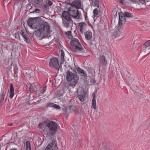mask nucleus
<instances>
[{"label": "nucleus", "mask_w": 150, "mask_h": 150, "mask_svg": "<svg viewBox=\"0 0 150 150\" xmlns=\"http://www.w3.org/2000/svg\"><path fill=\"white\" fill-rule=\"evenodd\" d=\"M50 27V25L47 22H43L36 25V28L37 29L33 34L38 37L42 38H47L52 32Z\"/></svg>", "instance_id": "1"}, {"label": "nucleus", "mask_w": 150, "mask_h": 150, "mask_svg": "<svg viewBox=\"0 0 150 150\" xmlns=\"http://www.w3.org/2000/svg\"><path fill=\"white\" fill-rule=\"evenodd\" d=\"M66 74L67 80L70 83V85L73 86L76 85L79 79L78 77L74 75L72 72L69 71H67Z\"/></svg>", "instance_id": "2"}, {"label": "nucleus", "mask_w": 150, "mask_h": 150, "mask_svg": "<svg viewBox=\"0 0 150 150\" xmlns=\"http://www.w3.org/2000/svg\"><path fill=\"white\" fill-rule=\"evenodd\" d=\"M62 23L64 27L67 28L70 27L72 24L73 21L71 17L68 15L67 11H64L62 14Z\"/></svg>", "instance_id": "3"}, {"label": "nucleus", "mask_w": 150, "mask_h": 150, "mask_svg": "<svg viewBox=\"0 0 150 150\" xmlns=\"http://www.w3.org/2000/svg\"><path fill=\"white\" fill-rule=\"evenodd\" d=\"M47 127L48 129L49 134L50 136H53L56 133L58 125L56 122L48 121L47 122Z\"/></svg>", "instance_id": "4"}, {"label": "nucleus", "mask_w": 150, "mask_h": 150, "mask_svg": "<svg viewBox=\"0 0 150 150\" xmlns=\"http://www.w3.org/2000/svg\"><path fill=\"white\" fill-rule=\"evenodd\" d=\"M70 44V47L72 51L77 52L78 51H80L82 50L81 45L78 39L73 38L71 41Z\"/></svg>", "instance_id": "5"}, {"label": "nucleus", "mask_w": 150, "mask_h": 150, "mask_svg": "<svg viewBox=\"0 0 150 150\" xmlns=\"http://www.w3.org/2000/svg\"><path fill=\"white\" fill-rule=\"evenodd\" d=\"M67 12L71 18L72 17L74 18L77 19L81 18V13L79 11L78 9L75 7H71Z\"/></svg>", "instance_id": "6"}, {"label": "nucleus", "mask_w": 150, "mask_h": 150, "mask_svg": "<svg viewBox=\"0 0 150 150\" xmlns=\"http://www.w3.org/2000/svg\"><path fill=\"white\" fill-rule=\"evenodd\" d=\"M125 17L132 18L133 15L130 13L124 12L123 13V15L119 14V24L120 28H122L126 22Z\"/></svg>", "instance_id": "7"}, {"label": "nucleus", "mask_w": 150, "mask_h": 150, "mask_svg": "<svg viewBox=\"0 0 150 150\" xmlns=\"http://www.w3.org/2000/svg\"><path fill=\"white\" fill-rule=\"evenodd\" d=\"M20 34L23 38L25 41L28 43H30V40L27 35L24 31L23 30H21L20 32H17L15 33V38L18 39L20 40Z\"/></svg>", "instance_id": "8"}, {"label": "nucleus", "mask_w": 150, "mask_h": 150, "mask_svg": "<svg viewBox=\"0 0 150 150\" xmlns=\"http://www.w3.org/2000/svg\"><path fill=\"white\" fill-rule=\"evenodd\" d=\"M49 65L51 67H54L59 69V62L56 58H53L50 59Z\"/></svg>", "instance_id": "9"}, {"label": "nucleus", "mask_w": 150, "mask_h": 150, "mask_svg": "<svg viewBox=\"0 0 150 150\" xmlns=\"http://www.w3.org/2000/svg\"><path fill=\"white\" fill-rule=\"evenodd\" d=\"M57 142L55 139L52 140V143L49 144L44 150H57Z\"/></svg>", "instance_id": "10"}, {"label": "nucleus", "mask_w": 150, "mask_h": 150, "mask_svg": "<svg viewBox=\"0 0 150 150\" xmlns=\"http://www.w3.org/2000/svg\"><path fill=\"white\" fill-rule=\"evenodd\" d=\"M37 18H31L28 19L27 23L28 25L33 29H36V27L34 26V25L37 22Z\"/></svg>", "instance_id": "11"}, {"label": "nucleus", "mask_w": 150, "mask_h": 150, "mask_svg": "<svg viewBox=\"0 0 150 150\" xmlns=\"http://www.w3.org/2000/svg\"><path fill=\"white\" fill-rule=\"evenodd\" d=\"M35 83H33L31 84L30 83L27 84L26 85L27 89L30 93H33L36 89V87Z\"/></svg>", "instance_id": "12"}, {"label": "nucleus", "mask_w": 150, "mask_h": 150, "mask_svg": "<svg viewBox=\"0 0 150 150\" xmlns=\"http://www.w3.org/2000/svg\"><path fill=\"white\" fill-rule=\"evenodd\" d=\"M150 50V40L146 42L144 44V49L143 52L148 53Z\"/></svg>", "instance_id": "13"}, {"label": "nucleus", "mask_w": 150, "mask_h": 150, "mask_svg": "<svg viewBox=\"0 0 150 150\" xmlns=\"http://www.w3.org/2000/svg\"><path fill=\"white\" fill-rule=\"evenodd\" d=\"M71 7H75L77 9L80 8L81 7V1L80 0L74 1L71 4Z\"/></svg>", "instance_id": "14"}, {"label": "nucleus", "mask_w": 150, "mask_h": 150, "mask_svg": "<svg viewBox=\"0 0 150 150\" xmlns=\"http://www.w3.org/2000/svg\"><path fill=\"white\" fill-rule=\"evenodd\" d=\"M49 107H52L53 109L55 108L58 110H60L61 109L59 105L51 103H48L46 104V108H48Z\"/></svg>", "instance_id": "15"}, {"label": "nucleus", "mask_w": 150, "mask_h": 150, "mask_svg": "<svg viewBox=\"0 0 150 150\" xmlns=\"http://www.w3.org/2000/svg\"><path fill=\"white\" fill-rule=\"evenodd\" d=\"M86 24L85 22H81L79 24V26L80 28V30L81 32L83 33L84 30L86 27Z\"/></svg>", "instance_id": "16"}, {"label": "nucleus", "mask_w": 150, "mask_h": 150, "mask_svg": "<svg viewBox=\"0 0 150 150\" xmlns=\"http://www.w3.org/2000/svg\"><path fill=\"white\" fill-rule=\"evenodd\" d=\"M100 62L103 65H106L107 64V61L105 59V57L103 55L100 56L99 57Z\"/></svg>", "instance_id": "17"}, {"label": "nucleus", "mask_w": 150, "mask_h": 150, "mask_svg": "<svg viewBox=\"0 0 150 150\" xmlns=\"http://www.w3.org/2000/svg\"><path fill=\"white\" fill-rule=\"evenodd\" d=\"M122 34V31L120 29L116 28L113 32V35L115 37H117L121 35Z\"/></svg>", "instance_id": "18"}, {"label": "nucleus", "mask_w": 150, "mask_h": 150, "mask_svg": "<svg viewBox=\"0 0 150 150\" xmlns=\"http://www.w3.org/2000/svg\"><path fill=\"white\" fill-rule=\"evenodd\" d=\"M103 148L104 150H113V147L109 146L108 144H103Z\"/></svg>", "instance_id": "19"}, {"label": "nucleus", "mask_w": 150, "mask_h": 150, "mask_svg": "<svg viewBox=\"0 0 150 150\" xmlns=\"http://www.w3.org/2000/svg\"><path fill=\"white\" fill-rule=\"evenodd\" d=\"M10 94L9 97L11 98H13L14 95V88L13 86V85L11 84L10 88Z\"/></svg>", "instance_id": "20"}, {"label": "nucleus", "mask_w": 150, "mask_h": 150, "mask_svg": "<svg viewBox=\"0 0 150 150\" xmlns=\"http://www.w3.org/2000/svg\"><path fill=\"white\" fill-rule=\"evenodd\" d=\"M85 38L87 40H90L92 36V33L90 32H87L85 34Z\"/></svg>", "instance_id": "21"}, {"label": "nucleus", "mask_w": 150, "mask_h": 150, "mask_svg": "<svg viewBox=\"0 0 150 150\" xmlns=\"http://www.w3.org/2000/svg\"><path fill=\"white\" fill-rule=\"evenodd\" d=\"M45 2L46 4L43 5V6L45 8H47L49 6H50L52 5V3L50 0H45Z\"/></svg>", "instance_id": "22"}, {"label": "nucleus", "mask_w": 150, "mask_h": 150, "mask_svg": "<svg viewBox=\"0 0 150 150\" xmlns=\"http://www.w3.org/2000/svg\"><path fill=\"white\" fill-rule=\"evenodd\" d=\"M5 93L4 91L2 88L1 89V93L0 96V103H1L4 100Z\"/></svg>", "instance_id": "23"}, {"label": "nucleus", "mask_w": 150, "mask_h": 150, "mask_svg": "<svg viewBox=\"0 0 150 150\" xmlns=\"http://www.w3.org/2000/svg\"><path fill=\"white\" fill-rule=\"evenodd\" d=\"M47 121L45 122L41 123L39 125V127L40 129H45L46 126H47Z\"/></svg>", "instance_id": "24"}, {"label": "nucleus", "mask_w": 150, "mask_h": 150, "mask_svg": "<svg viewBox=\"0 0 150 150\" xmlns=\"http://www.w3.org/2000/svg\"><path fill=\"white\" fill-rule=\"evenodd\" d=\"M69 110L70 112H71L76 111L77 110V108L76 106L72 105L69 107Z\"/></svg>", "instance_id": "25"}, {"label": "nucleus", "mask_w": 150, "mask_h": 150, "mask_svg": "<svg viewBox=\"0 0 150 150\" xmlns=\"http://www.w3.org/2000/svg\"><path fill=\"white\" fill-rule=\"evenodd\" d=\"M90 1L91 2L92 4L93 5L96 6L98 7L99 5V2L98 0H90Z\"/></svg>", "instance_id": "26"}, {"label": "nucleus", "mask_w": 150, "mask_h": 150, "mask_svg": "<svg viewBox=\"0 0 150 150\" xmlns=\"http://www.w3.org/2000/svg\"><path fill=\"white\" fill-rule=\"evenodd\" d=\"M130 1L134 3H141L143 4L145 3V0H130Z\"/></svg>", "instance_id": "27"}, {"label": "nucleus", "mask_w": 150, "mask_h": 150, "mask_svg": "<svg viewBox=\"0 0 150 150\" xmlns=\"http://www.w3.org/2000/svg\"><path fill=\"white\" fill-rule=\"evenodd\" d=\"M78 97L79 99L81 102H83L84 100V99L85 97V95L84 94L78 95Z\"/></svg>", "instance_id": "28"}, {"label": "nucleus", "mask_w": 150, "mask_h": 150, "mask_svg": "<svg viewBox=\"0 0 150 150\" xmlns=\"http://www.w3.org/2000/svg\"><path fill=\"white\" fill-rule=\"evenodd\" d=\"M64 52L62 50H61V58L62 60L60 61V64H62L63 63L64 61Z\"/></svg>", "instance_id": "29"}, {"label": "nucleus", "mask_w": 150, "mask_h": 150, "mask_svg": "<svg viewBox=\"0 0 150 150\" xmlns=\"http://www.w3.org/2000/svg\"><path fill=\"white\" fill-rule=\"evenodd\" d=\"M26 150H31V147L30 142L27 141L25 144Z\"/></svg>", "instance_id": "30"}, {"label": "nucleus", "mask_w": 150, "mask_h": 150, "mask_svg": "<svg viewBox=\"0 0 150 150\" xmlns=\"http://www.w3.org/2000/svg\"><path fill=\"white\" fill-rule=\"evenodd\" d=\"M92 105L93 108L95 110L96 109V100H92Z\"/></svg>", "instance_id": "31"}, {"label": "nucleus", "mask_w": 150, "mask_h": 150, "mask_svg": "<svg viewBox=\"0 0 150 150\" xmlns=\"http://www.w3.org/2000/svg\"><path fill=\"white\" fill-rule=\"evenodd\" d=\"M99 13L98 10L97 8H95L93 11V13L94 14V16L96 17H98V15Z\"/></svg>", "instance_id": "32"}, {"label": "nucleus", "mask_w": 150, "mask_h": 150, "mask_svg": "<svg viewBox=\"0 0 150 150\" xmlns=\"http://www.w3.org/2000/svg\"><path fill=\"white\" fill-rule=\"evenodd\" d=\"M77 70L78 72V73L81 75V74H82V73H83V72H84L85 71L83 70V69L80 68L79 67H78L77 68Z\"/></svg>", "instance_id": "33"}, {"label": "nucleus", "mask_w": 150, "mask_h": 150, "mask_svg": "<svg viewBox=\"0 0 150 150\" xmlns=\"http://www.w3.org/2000/svg\"><path fill=\"white\" fill-rule=\"evenodd\" d=\"M42 1L43 0H33V2L36 4H40Z\"/></svg>", "instance_id": "34"}, {"label": "nucleus", "mask_w": 150, "mask_h": 150, "mask_svg": "<svg viewBox=\"0 0 150 150\" xmlns=\"http://www.w3.org/2000/svg\"><path fill=\"white\" fill-rule=\"evenodd\" d=\"M46 90V86H45L44 87L42 88H41L40 89V92L41 93L43 94L45 92Z\"/></svg>", "instance_id": "35"}, {"label": "nucleus", "mask_w": 150, "mask_h": 150, "mask_svg": "<svg viewBox=\"0 0 150 150\" xmlns=\"http://www.w3.org/2000/svg\"><path fill=\"white\" fill-rule=\"evenodd\" d=\"M71 32L70 31H67L66 33V34L67 35H68L70 39H71L72 38V37L71 35Z\"/></svg>", "instance_id": "36"}, {"label": "nucleus", "mask_w": 150, "mask_h": 150, "mask_svg": "<svg viewBox=\"0 0 150 150\" xmlns=\"http://www.w3.org/2000/svg\"><path fill=\"white\" fill-rule=\"evenodd\" d=\"M81 9L83 10V12H84V16L85 20L86 21H88V17H87V13L86 12H85L82 8H81Z\"/></svg>", "instance_id": "37"}, {"label": "nucleus", "mask_w": 150, "mask_h": 150, "mask_svg": "<svg viewBox=\"0 0 150 150\" xmlns=\"http://www.w3.org/2000/svg\"><path fill=\"white\" fill-rule=\"evenodd\" d=\"M80 75L82 76L85 79H87V74H86V73L85 71L83 72L82 74H81Z\"/></svg>", "instance_id": "38"}, {"label": "nucleus", "mask_w": 150, "mask_h": 150, "mask_svg": "<svg viewBox=\"0 0 150 150\" xmlns=\"http://www.w3.org/2000/svg\"><path fill=\"white\" fill-rule=\"evenodd\" d=\"M90 83L91 85L94 84L96 83V81L94 78H91L90 79Z\"/></svg>", "instance_id": "39"}, {"label": "nucleus", "mask_w": 150, "mask_h": 150, "mask_svg": "<svg viewBox=\"0 0 150 150\" xmlns=\"http://www.w3.org/2000/svg\"><path fill=\"white\" fill-rule=\"evenodd\" d=\"M129 74V76H128V78L129 79V81L131 82H132L133 81V78L130 76V75L129 73H128Z\"/></svg>", "instance_id": "40"}, {"label": "nucleus", "mask_w": 150, "mask_h": 150, "mask_svg": "<svg viewBox=\"0 0 150 150\" xmlns=\"http://www.w3.org/2000/svg\"><path fill=\"white\" fill-rule=\"evenodd\" d=\"M37 11H38V12H40V10L39 9L36 8L35 9V11H33V12H31V13H33L37 12Z\"/></svg>", "instance_id": "41"}, {"label": "nucleus", "mask_w": 150, "mask_h": 150, "mask_svg": "<svg viewBox=\"0 0 150 150\" xmlns=\"http://www.w3.org/2000/svg\"><path fill=\"white\" fill-rule=\"evenodd\" d=\"M91 47H93V48H94L95 47L96 48V45L95 44H92L91 45Z\"/></svg>", "instance_id": "42"}, {"label": "nucleus", "mask_w": 150, "mask_h": 150, "mask_svg": "<svg viewBox=\"0 0 150 150\" xmlns=\"http://www.w3.org/2000/svg\"><path fill=\"white\" fill-rule=\"evenodd\" d=\"M93 99L92 100H96V95L95 94L93 93L92 95Z\"/></svg>", "instance_id": "43"}, {"label": "nucleus", "mask_w": 150, "mask_h": 150, "mask_svg": "<svg viewBox=\"0 0 150 150\" xmlns=\"http://www.w3.org/2000/svg\"><path fill=\"white\" fill-rule=\"evenodd\" d=\"M124 0H118V1L120 2L121 3H122L124 2Z\"/></svg>", "instance_id": "44"}, {"label": "nucleus", "mask_w": 150, "mask_h": 150, "mask_svg": "<svg viewBox=\"0 0 150 150\" xmlns=\"http://www.w3.org/2000/svg\"><path fill=\"white\" fill-rule=\"evenodd\" d=\"M10 150H16V149H11Z\"/></svg>", "instance_id": "45"}, {"label": "nucleus", "mask_w": 150, "mask_h": 150, "mask_svg": "<svg viewBox=\"0 0 150 150\" xmlns=\"http://www.w3.org/2000/svg\"><path fill=\"white\" fill-rule=\"evenodd\" d=\"M13 125L11 123L10 125H9L10 126H11Z\"/></svg>", "instance_id": "46"}]
</instances>
